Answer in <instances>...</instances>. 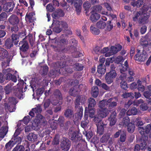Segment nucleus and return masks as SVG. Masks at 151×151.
<instances>
[{"mask_svg":"<svg viewBox=\"0 0 151 151\" xmlns=\"http://www.w3.org/2000/svg\"><path fill=\"white\" fill-rule=\"evenodd\" d=\"M64 15V12L60 9L56 10L52 14V18L55 19H58L60 17H63Z\"/></svg>","mask_w":151,"mask_h":151,"instance_id":"a878e982","label":"nucleus"},{"mask_svg":"<svg viewBox=\"0 0 151 151\" xmlns=\"http://www.w3.org/2000/svg\"><path fill=\"white\" fill-rule=\"evenodd\" d=\"M72 124L71 122L70 121H67L64 124L63 129L65 130H67L68 129L72 127Z\"/></svg>","mask_w":151,"mask_h":151,"instance_id":"69168bd1","label":"nucleus"},{"mask_svg":"<svg viewBox=\"0 0 151 151\" xmlns=\"http://www.w3.org/2000/svg\"><path fill=\"white\" fill-rule=\"evenodd\" d=\"M97 113L103 118H105L109 114V111L108 109L104 108L100 109L97 111Z\"/></svg>","mask_w":151,"mask_h":151,"instance_id":"c756f323","label":"nucleus"},{"mask_svg":"<svg viewBox=\"0 0 151 151\" xmlns=\"http://www.w3.org/2000/svg\"><path fill=\"white\" fill-rule=\"evenodd\" d=\"M24 38L25 40L27 39L29 41L30 45L32 47L34 45L35 40L33 39V35L32 34H29L27 36H26Z\"/></svg>","mask_w":151,"mask_h":151,"instance_id":"4d7b16f0","label":"nucleus"},{"mask_svg":"<svg viewBox=\"0 0 151 151\" xmlns=\"http://www.w3.org/2000/svg\"><path fill=\"white\" fill-rule=\"evenodd\" d=\"M93 119V121L95 123H99L102 120L103 118L97 113L96 115L94 116Z\"/></svg>","mask_w":151,"mask_h":151,"instance_id":"680f3d73","label":"nucleus"},{"mask_svg":"<svg viewBox=\"0 0 151 151\" xmlns=\"http://www.w3.org/2000/svg\"><path fill=\"white\" fill-rule=\"evenodd\" d=\"M61 54L62 56H60V60L55 63L57 67L60 68L59 71L63 70L66 66H72L74 64L73 61L74 59H71L68 56H66L64 53Z\"/></svg>","mask_w":151,"mask_h":151,"instance_id":"f257e3e1","label":"nucleus"},{"mask_svg":"<svg viewBox=\"0 0 151 151\" xmlns=\"http://www.w3.org/2000/svg\"><path fill=\"white\" fill-rule=\"evenodd\" d=\"M35 13L33 12L27 13L25 16L26 19H27L30 22H33L36 19L33 17L35 15Z\"/></svg>","mask_w":151,"mask_h":151,"instance_id":"f704fd0d","label":"nucleus"},{"mask_svg":"<svg viewBox=\"0 0 151 151\" xmlns=\"http://www.w3.org/2000/svg\"><path fill=\"white\" fill-rule=\"evenodd\" d=\"M116 73H115V72L114 71L107 73L105 77L106 82L108 84L111 83L113 82V79L116 78Z\"/></svg>","mask_w":151,"mask_h":151,"instance_id":"f8f14e48","label":"nucleus"},{"mask_svg":"<svg viewBox=\"0 0 151 151\" xmlns=\"http://www.w3.org/2000/svg\"><path fill=\"white\" fill-rule=\"evenodd\" d=\"M15 4L13 1L6 2L3 6L4 10L7 12H12L14 7Z\"/></svg>","mask_w":151,"mask_h":151,"instance_id":"aec40b11","label":"nucleus"},{"mask_svg":"<svg viewBox=\"0 0 151 151\" xmlns=\"http://www.w3.org/2000/svg\"><path fill=\"white\" fill-rule=\"evenodd\" d=\"M13 42L10 38H7L5 41V46L7 49H9L13 46Z\"/></svg>","mask_w":151,"mask_h":151,"instance_id":"79ce46f5","label":"nucleus"},{"mask_svg":"<svg viewBox=\"0 0 151 151\" xmlns=\"http://www.w3.org/2000/svg\"><path fill=\"white\" fill-rule=\"evenodd\" d=\"M17 102L16 99L15 98L11 97L9 98L8 102L7 104H8L9 105L10 104H12V105L15 106Z\"/></svg>","mask_w":151,"mask_h":151,"instance_id":"052dcab7","label":"nucleus"},{"mask_svg":"<svg viewBox=\"0 0 151 151\" xmlns=\"http://www.w3.org/2000/svg\"><path fill=\"white\" fill-rule=\"evenodd\" d=\"M122 97L124 98H129L131 99H133L134 98V95L132 92H125L122 95Z\"/></svg>","mask_w":151,"mask_h":151,"instance_id":"13d9d810","label":"nucleus"},{"mask_svg":"<svg viewBox=\"0 0 151 151\" xmlns=\"http://www.w3.org/2000/svg\"><path fill=\"white\" fill-rule=\"evenodd\" d=\"M27 139L29 141L35 142L37 141V135L35 134L31 133L27 136Z\"/></svg>","mask_w":151,"mask_h":151,"instance_id":"c9c22d12","label":"nucleus"},{"mask_svg":"<svg viewBox=\"0 0 151 151\" xmlns=\"http://www.w3.org/2000/svg\"><path fill=\"white\" fill-rule=\"evenodd\" d=\"M138 112L137 109L135 107H133L130 110H129L127 112V114L128 115H136Z\"/></svg>","mask_w":151,"mask_h":151,"instance_id":"603ef678","label":"nucleus"},{"mask_svg":"<svg viewBox=\"0 0 151 151\" xmlns=\"http://www.w3.org/2000/svg\"><path fill=\"white\" fill-rule=\"evenodd\" d=\"M106 23L103 21H100L96 24V27L100 29H104L106 26Z\"/></svg>","mask_w":151,"mask_h":151,"instance_id":"de8ad7c7","label":"nucleus"},{"mask_svg":"<svg viewBox=\"0 0 151 151\" xmlns=\"http://www.w3.org/2000/svg\"><path fill=\"white\" fill-rule=\"evenodd\" d=\"M32 110L35 112L36 115L37 114H40V113L42 111V109L41 106L38 105L36 107L32 109Z\"/></svg>","mask_w":151,"mask_h":151,"instance_id":"bf43d9fd","label":"nucleus"},{"mask_svg":"<svg viewBox=\"0 0 151 151\" xmlns=\"http://www.w3.org/2000/svg\"><path fill=\"white\" fill-rule=\"evenodd\" d=\"M53 98L51 102L52 105L55 106L58 104L60 106L63 104V96L59 90H55L53 93Z\"/></svg>","mask_w":151,"mask_h":151,"instance_id":"7ed1b4c3","label":"nucleus"},{"mask_svg":"<svg viewBox=\"0 0 151 151\" xmlns=\"http://www.w3.org/2000/svg\"><path fill=\"white\" fill-rule=\"evenodd\" d=\"M144 3V0H137L136 1H133L131 3V4L134 7L136 6L139 7Z\"/></svg>","mask_w":151,"mask_h":151,"instance_id":"a19ab883","label":"nucleus"},{"mask_svg":"<svg viewBox=\"0 0 151 151\" xmlns=\"http://www.w3.org/2000/svg\"><path fill=\"white\" fill-rule=\"evenodd\" d=\"M116 113L115 111H114L110 114V116L108 118L110 122V126H112L115 124L116 121Z\"/></svg>","mask_w":151,"mask_h":151,"instance_id":"393cba45","label":"nucleus"},{"mask_svg":"<svg viewBox=\"0 0 151 151\" xmlns=\"http://www.w3.org/2000/svg\"><path fill=\"white\" fill-rule=\"evenodd\" d=\"M137 53L134 56V60L137 61L142 62L145 61L147 58V54L144 50H141L137 49Z\"/></svg>","mask_w":151,"mask_h":151,"instance_id":"20e7f679","label":"nucleus"},{"mask_svg":"<svg viewBox=\"0 0 151 151\" xmlns=\"http://www.w3.org/2000/svg\"><path fill=\"white\" fill-rule=\"evenodd\" d=\"M4 105L6 109L10 112L14 111L16 109V105H12V104H10L9 105L8 104L6 103L4 104Z\"/></svg>","mask_w":151,"mask_h":151,"instance_id":"09e8293b","label":"nucleus"},{"mask_svg":"<svg viewBox=\"0 0 151 151\" xmlns=\"http://www.w3.org/2000/svg\"><path fill=\"white\" fill-rule=\"evenodd\" d=\"M25 148L22 145H17L12 151H24Z\"/></svg>","mask_w":151,"mask_h":151,"instance_id":"338daca9","label":"nucleus"},{"mask_svg":"<svg viewBox=\"0 0 151 151\" xmlns=\"http://www.w3.org/2000/svg\"><path fill=\"white\" fill-rule=\"evenodd\" d=\"M149 9V7L147 5H145L144 4V5L142 8V13L141 12L139 11L137 12L136 14L134 15V17L132 18L133 20L134 21H137L138 18L141 16L142 14H143L144 12H146Z\"/></svg>","mask_w":151,"mask_h":151,"instance_id":"4be33fe9","label":"nucleus"},{"mask_svg":"<svg viewBox=\"0 0 151 151\" xmlns=\"http://www.w3.org/2000/svg\"><path fill=\"white\" fill-rule=\"evenodd\" d=\"M48 70V67L47 65H45L41 66L40 73L42 76L47 75Z\"/></svg>","mask_w":151,"mask_h":151,"instance_id":"e433bc0d","label":"nucleus"},{"mask_svg":"<svg viewBox=\"0 0 151 151\" xmlns=\"http://www.w3.org/2000/svg\"><path fill=\"white\" fill-rule=\"evenodd\" d=\"M144 12L141 15L138 19V23L142 25L147 24L149 21L150 16L149 14H145Z\"/></svg>","mask_w":151,"mask_h":151,"instance_id":"ddd939ff","label":"nucleus"},{"mask_svg":"<svg viewBox=\"0 0 151 151\" xmlns=\"http://www.w3.org/2000/svg\"><path fill=\"white\" fill-rule=\"evenodd\" d=\"M79 86H75L72 87L70 90L69 93L70 95L74 97L77 96L80 94V93L81 91L79 88Z\"/></svg>","mask_w":151,"mask_h":151,"instance_id":"a211bd4d","label":"nucleus"},{"mask_svg":"<svg viewBox=\"0 0 151 151\" xmlns=\"http://www.w3.org/2000/svg\"><path fill=\"white\" fill-rule=\"evenodd\" d=\"M19 2L22 5L28 7L29 9L33 10V7L35 4L34 0H19Z\"/></svg>","mask_w":151,"mask_h":151,"instance_id":"9b49d317","label":"nucleus"},{"mask_svg":"<svg viewBox=\"0 0 151 151\" xmlns=\"http://www.w3.org/2000/svg\"><path fill=\"white\" fill-rule=\"evenodd\" d=\"M50 132V130L48 129H47L45 130L40 131L39 133V135L40 137L42 138L44 136H45V137L46 138L49 136V134Z\"/></svg>","mask_w":151,"mask_h":151,"instance_id":"ea45409f","label":"nucleus"},{"mask_svg":"<svg viewBox=\"0 0 151 151\" xmlns=\"http://www.w3.org/2000/svg\"><path fill=\"white\" fill-rule=\"evenodd\" d=\"M86 100V97L85 95H81L78 96L74 102L75 108H83L82 105L85 103Z\"/></svg>","mask_w":151,"mask_h":151,"instance_id":"6e6552de","label":"nucleus"},{"mask_svg":"<svg viewBox=\"0 0 151 151\" xmlns=\"http://www.w3.org/2000/svg\"><path fill=\"white\" fill-rule=\"evenodd\" d=\"M102 7L100 5H95L93 6V10L91 11V13H101L102 9Z\"/></svg>","mask_w":151,"mask_h":151,"instance_id":"3c124183","label":"nucleus"},{"mask_svg":"<svg viewBox=\"0 0 151 151\" xmlns=\"http://www.w3.org/2000/svg\"><path fill=\"white\" fill-rule=\"evenodd\" d=\"M70 43H71V45L68 46L69 51L72 53L76 52L78 53V52L77 51V49L76 48L78 41L76 40L75 38H72L70 40Z\"/></svg>","mask_w":151,"mask_h":151,"instance_id":"f3484780","label":"nucleus"},{"mask_svg":"<svg viewBox=\"0 0 151 151\" xmlns=\"http://www.w3.org/2000/svg\"><path fill=\"white\" fill-rule=\"evenodd\" d=\"M20 132L18 131L17 130H16L14 134V137L12 139L14 144H19L21 143L22 141L21 138L18 136Z\"/></svg>","mask_w":151,"mask_h":151,"instance_id":"b1692460","label":"nucleus"},{"mask_svg":"<svg viewBox=\"0 0 151 151\" xmlns=\"http://www.w3.org/2000/svg\"><path fill=\"white\" fill-rule=\"evenodd\" d=\"M91 14L90 19L92 22H96L100 18V15L96 13L92 12L91 13Z\"/></svg>","mask_w":151,"mask_h":151,"instance_id":"72a5a7b5","label":"nucleus"},{"mask_svg":"<svg viewBox=\"0 0 151 151\" xmlns=\"http://www.w3.org/2000/svg\"><path fill=\"white\" fill-rule=\"evenodd\" d=\"M88 108H94L96 104V102L95 100L93 98H90L88 99Z\"/></svg>","mask_w":151,"mask_h":151,"instance_id":"c03bdc74","label":"nucleus"},{"mask_svg":"<svg viewBox=\"0 0 151 151\" xmlns=\"http://www.w3.org/2000/svg\"><path fill=\"white\" fill-rule=\"evenodd\" d=\"M12 86L11 84H8L4 88V90L6 94H9L11 91L12 90Z\"/></svg>","mask_w":151,"mask_h":151,"instance_id":"774afa93","label":"nucleus"},{"mask_svg":"<svg viewBox=\"0 0 151 151\" xmlns=\"http://www.w3.org/2000/svg\"><path fill=\"white\" fill-rule=\"evenodd\" d=\"M91 33L94 35H98L100 33V30L96 28L94 25H91L90 28Z\"/></svg>","mask_w":151,"mask_h":151,"instance_id":"58836bf2","label":"nucleus"},{"mask_svg":"<svg viewBox=\"0 0 151 151\" xmlns=\"http://www.w3.org/2000/svg\"><path fill=\"white\" fill-rule=\"evenodd\" d=\"M45 118L41 114H38L36 115L35 119L32 123V126L38 128L40 124L41 123L44 122Z\"/></svg>","mask_w":151,"mask_h":151,"instance_id":"9d476101","label":"nucleus"},{"mask_svg":"<svg viewBox=\"0 0 151 151\" xmlns=\"http://www.w3.org/2000/svg\"><path fill=\"white\" fill-rule=\"evenodd\" d=\"M99 93L98 88L96 86H94L92 88L91 93L92 96L94 98H96L98 96Z\"/></svg>","mask_w":151,"mask_h":151,"instance_id":"49530a36","label":"nucleus"},{"mask_svg":"<svg viewBox=\"0 0 151 151\" xmlns=\"http://www.w3.org/2000/svg\"><path fill=\"white\" fill-rule=\"evenodd\" d=\"M87 113L88 114L89 116L91 118H92L94 117L96 109L94 108H88L87 107Z\"/></svg>","mask_w":151,"mask_h":151,"instance_id":"4c0bfd02","label":"nucleus"},{"mask_svg":"<svg viewBox=\"0 0 151 151\" xmlns=\"http://www.w3.org/2000/svg\"><path fill=\"white\" fill-rule=\"evenodd\" d=\"M148 137L147 136H141L139 140L140 145L136 144L134 146V151H139L140 149L145 150L146 148L147 141Z\"/></svg>","mask_w":151,"mask_h":151,"instance_id":"39448f33","label":"nucleus"},{"mask_svg":"<svg viewBox=\"0 0 151 151\" xmlns=\"http://www.w3.org/2000/svg\"><path fill=\"white\" fill-rule=\"evenodd\" d=\"M57 22H56L55 24L53 23L52 24V26L53 27L52 28L53 31L54 32L58 33L60 32L61 31L62 28L60 27V25H59L58 22L57 24Z\"/></svg>","mask_w":151,"mask_h":151,"instance_id":"2f4dec72","label":"nucleus"},{"mask_svg":"<svg viewBox=\"0 0 151 151\" xmlns=\"http://www.w3.org/2000/svg\"><path fill=\"white\" fill-rule=\"evenodd\" d=\"M151 128L150 124H148L144 127H139L138 129L140 134L142 135L145 136V134H148L150 131Z\"/></svg>","mask_w":151,"mask_h":151,"instance_id":"6ab92c4d","label":"nucleus"},{"mask_svg":"<svg viewBox=\"0 0 151 151\" xmlns=\"http://www.w3.org/2000/svg\"><path fill=\"white\" fill-rule=\"evenodd\" d=\"M127 126V131L129 133H132L134 131L135 126L134 123L131 122Z\"/></svg>","mask_w":151,"mask_h":151,"instance_id":"5fc2aeb1","label":"nucleus"},{"mask_svg":"<svg viewBox=\"0 0 151 151\" xmlns=\"http://www.w3.org/2000/svg\"><path fill=\"white\" fill-rule=\"evenodd\" d=\"M12 41L15 45H17L19 42V37L18 35L12 34L11 36Z\"/></svg>","mask_w":151,"mask_h":151,"instance_id":"a18cd8bd","label":"nucleus"},{"mask_svg":"<svg viewBox=\"0 0 151 151\" xmlns=\"http://www.w3.org/2000/svg\"><path fill=\"white\" fill-rule=\"evenodd\" d=\"M108 102L107 100H103L101 101L99 103V107L100 109H104V108L108 107Z\"/></svg>","mask_w":151,"mask_h":151,"instance_id":"6e6d98bb","label":"nucleus"},{"mask_svg":"<svg viewBox=\"0 0 151 151\" xmlns=\"http://www.w3.org/2000/svg\"><path fill=\"white\" fill-rule=\"evenodd\" d=\"M68 43V40L65 39H62L58 41L57 46H53L54 50L56 52L60 53V54L63 53V52H66L69 51L68 47H65V45Z\"/></svg>","mask_w":151,"mask_h":151,"instance_id":"f03ea898","label":"nucleus"},{"mask_svg":"<svg viewBox=\"0 0 151 151\" xmlns=\"http://www.w3.org/2000/svg\"><path fill=\"white\" fill-rule=\"evenodd\" d=\"M8 57V52L4 48L0 47V57L3 58H7Z\"/></svg>","mask_w":151,"mask_h":151,"instance_id":"473e14b6","label":"nucleus"},{"mask_svg":"<svg viewBox=\"0 0 151 151\" xmlns=\"http://www.w3.org/2000/svg\"><path fill=\"white\" fill-rule=\"evenodd\" d=\"M110 137V135L108 134H104L101 138L100 141L101 143H106Z\"/></svg>","mask_w":151,"mask_h":151,"instance_id":"8fccbe9b","label":"nucleus"},{"mask_svg":"<svg viewBox=\"0 0 151 151\" xmlns=\"http://www.w3.org/2000/svg\"><path fill=\"white\" fill-rule=\"evenodd\" d=\"M18 46L20 51L23 52H27L29 48L28 43L25 40V38H24L22 40L20 41Z\"/></svg>","mask_w":151,"mask_h":151,"instance_id":"1a4fd4ad","label":"nucleus"},{"mask_svg":"<svg viewBox=\"0 0 151 151\" xmlns=\"http://www.w3.org/2000/svg\"><path fill=\"white\" fill-rule=\"evenodd\" d=\"M143 95L147 99H149L151 96V85L148 86L147 90L144 92Z\"/></svg>","mask_w":151,"mask_h":151,"instance_id":"864d4df0","label":"nucleus"},{"mask_svg":"<svg viewBox=\"0 0 151 151\" xmlns=\"http://www.w3.org/2000/svg\"><path fill=\"white\" fill-rule=\"evenodd\" d=\"M60 145L63 150L65 151H68L70 147L71 142L67 138H64L61 143Z\"/></svg>","mask_w":151,"mask_h":151,"instance_id":"dca6fc26","label":"nucleus"},{"mask_svg":"<svg viewBox=\"0 0 151 151\" xmlns=\"http://www.w3.org/2000/svg\"><path fill=\"white\" fill-rule=\"evenodd\" d=\"M2 72L4 75L5 76V79L6 80L12 81L15 83L17 81V77L16 76L12 74L14 71L10 68L3 70Z\"/></svg>","mask_w":151,"mask_h":151,"instance_id":"423d86ee","label":"nucleus"},{"mask_svg":"<svg viewBox=\"0 0 151 151\" xmlns=\"http://www.w3.org/2000/svg\"><path fill=\"white\" fill-rule=\"evenodd\" d=\"M9 23L12 25H18L19 23V19L17 16L12 14L8 19Z\"/></svg>","mask_w":151,"mask_h":151,"instance_id":"5701e85b","label":"nucleus"},{"mask_svg":"<svg viewBox=\"0 0 151 151\" xmlns=\"http://www.w3.org/2000/svg\"><path fill=\"white\" fill-rule=\"evenodd\" d=\"M106 68L105 65L103 63H101L97 67V73L99 75V76L101 77L102 75L104 74L106 72Z\"/></svg>","mask_w":151,"mask_h":151,"instance_id":"bb28decb","label":"nucleus"},{"mask_svg":"<svg viewBox=\"0 0 151 151\" xmlns=\"http://www.w3.org/2000/svg\"><path fill=\"white\" fill-rule=\"evenodd\" d=\"M69 137L71 140L76 142L79 140L80 142L81 139V134H78L77 131H71L68 133Z\"/></svg>","mask_w":151,"mask_h":151,"instance_id":"2eb2a0df","label":"nucleus"},{"mask_svg":"<svg viewBox=\"0 0 151 151\" xmlns=\"http://www.w3.org/2000/svg\"><path fill=\"white\" fill-rule=\"evenodd\" d=\"M106 124H104L103 122H101L100 124L97 125L98 134L99 135H101L103 134L104 132V128L106 127Z\"/></svg>","mask_w":151,"mask_h":151,"instance_id":"7c9ffc66","label":"nucleus"},{"mask_svg":"<svg viewBox=\"0 0 151 151\" xmlns=\"http://www.w3.org/2000/svg\"><path fill=\"white\" fill-rule=\"evenodd\" d=\"M75 109L77 111V113L76 114L74 120L76 121H80L83 116V108H78Z\"/></svg>","mask_w":151,"mask_h":151,"instance_id":"cd10ccee","label":"nucleus"},{"mask_svg":"<svg viewBox=\"0 0 151 151\" xmlns=\"http://www.w3.org/2000/svg\"><path fill=\"white\" fill-rule=\"evenodd\" d=\"M150 41V39L146 37V36L140 39V44L142 47L143 50L147 51L150 50V47L151 44Z\"/></svg>","mask_w":151,"mask_h":151,"instance_id":"0eeeda50","label":"nucleus"},{"mask_svg":"<svg viewBox=\"0 0 151 151\" xmlns=\"http://www.w3.org/2000/svg\"><path fill=\"white\" fill-rule=\"evenodd\" d=\"M112 98H110L107 100L108 107L109 109H111L117 105V103L115 101H112Z\"/></svg>","mask_w":151,"mask_h":151,"instance_id":"37998d69","label":"nucleus"},{"mask_svg":"<svg viewBox=\"0 0 151 151\" xmlns=\"http://www.w3.org/2000/svg\"><path fill=\"white\" fill-rule=\"evenodd\" d=\"M60 137L59 134H57L55 135L52 142L53 145H57L59 144Z\"/></svg>","mask_w":151,"mask_h":151,"instance_id":"0e129e2a","label":"nucleus"},{"mask_svg":"<svg viewBox=\"0 0 151 151\" xmlns=\"http://www.w3.org/2000/svg\"><path fill=\"white\" fill-rule=\"evenodd\" d=\"M14 95L21 99L23 98L22 89L21 88L15 87L13 90Z\"/></svg>","mask_w":151,"mask_h":151,"instance_id":"412c9836","label":"nucleus"},{"mask_svg":"<svg viewBox=\"0 0 151 151\" xmlns=\"http://www.w3.org/2000/svg\"><path fill=\"white\" fill-rule=\"evenodd\" d=\"M74 65V64L73 65ZM74 67L76 70L77 71H80L82 70L84 68V66L81 64H80L78 63H76L75 64Z\"/></svg>","mask_w":151,"mask_h":151,"instance_id":"e2e57ef3","label":"nucleus"},{"mask_svg":"<svg viewBox=\"0 0 151 151\" xmlns=\"http://www.w3.org/2000/svg\"><path fill=\"white\" fill-rule=\"evenodd\" d=\"M64 115L68 119H71L74 116V113L73 108L71 107H68L64 110Z\"/></svg>","mask_w":151,"mask_h":151,"instance_id":"4468645a","label":"nucleus"},{"mask_svg":"<svg viewBox=\"0 0 151 151\" xmlns=\"http://www.w3.org/2000/svg\"><path fill=\"white\" fill-rule=\"evenodd\" d=\"M82 2V0H75L74 1V6L77 13L81 12Z\"/></svg>","mask_w":151,"mask_h":151,"instance_id":"c85d7f7f","label":"nucleus"}]
</instances>
